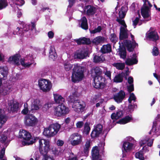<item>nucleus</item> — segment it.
<instances>
[{"label":"nucleus","instance_id":"1","mask_svg":"<svg viewBox=\"0 0 160 160\" xmlns=\"http://www.w3.org/2000/svg\"><path fill=\"white\" fill-rule=\"evenodd\" d=\"M128 10V8L126 6L122 7L121 10L119 12V15L120 18H117L116 21L121 25L120 28V32L119 38L120 40H122L128 38V36L131 35L132 42L130 41L126 40L124 42L125 45L127 47L133 48L135 47L138 46V44L136 43L134 40V36L128 30L127 28V25L125 23L123 18L126 15V12Z\"/></svg>","mask_w":160,"mask_h":160},{"label":"nucleus","instance_id":"2","mask_svg":"<svg viewBox=\"0 0 160 160\" xmlns=\"http://www.w3.org/2000/svg\"><path fill=\"white\" fill-rule=\"evenodd\" d=\"M19 135L20 137L23 138L22 141V144L24 145H29L32 144L37 141H38L39 148L44 145L43 144L48 143L49 141L47 139L40 138L39 137H36L32 138L31 134L25 130H20Z\"/></svg>","mask_w":160,"mask_h":160},{"label":"nucleus","instance_id":"3","mask_svg":"<svg viewBox=\"0 0 160 160\" xmlns=\"http://www.w3.org/2000/svg\"><path fill=\"white\" fill-rule=\"evenodd\" d=\"M102 73V71L99 67H96L92 70V75L95 77L93 85L96 88L102 89L104 87L105 84L103 82L105 78L101 76Z\"/></svg>","mask_w":160,"mask_h":160},{"label":"nucleus","instance_id":"4","mask_svg":"<svg viewBox=\"0 0 160 160\" xmlns=\"http://www.w3.org/2000/svg\"><path fill=\"white\" fill-rule=\"evenodd\" d=\"M84 68L79 65L74 64L72 73V80L74 82L82 80L84 77Z\"/></svg>","mask_w":160,"mask_h":160},{"label":"nucleus","instance_id":"5","mask_svg":"<svg viewBox=\"0 0 160 160\" xmlns=\"http://www.w3.org/2000/svg\"><path fill=\"white\" fill-rule=\"evenodd\" d=\"M61 128V125L57 123L51 124L44 129L43 134L48 138L52 137L58 133Z\"/></svg>","mask_w":160,"mask_h":160},{"label":"nucleus","instance_id":"6","mask_svg":"<svg viewBox=\"0 0 160 160\" xmlns=\"http://www.w3.org/2000/svg\"><path fill=\"white\" fill-rule=\"evenodd\" d=\"M69 108L63 104L58 105L54 109V114L57 117H61L68 114L69 112Z\"/></svg>","mask_w":160,"mask_h":160},{"label":"nucleus","instance_id":"7","mask_svg":"<svg viewBox=\"0 0 160 160\" xmlns=\"http://www.w3.org/2000/svg\"><path fill=\"white\" fill-rule=\"evenodd\" d=\"M35 24L34 22H32L30 25L25 24V23H23V28H17L16 30L14 31V34L19 35L22 36V33H24L23 31H28L30 29L32 30L36 31Z\"/></svg>","mask_w":160,"mask_h":160},{"label":"nucleus","instance_id":"8","mask_svg":"<svg viewBox=\"0 0 160 160\" xmlns=\"http://www.w3.org/2000/svg\"><path fill=\"white\" fill-rule=\"evenodd\" d=\"M82 141V137L80 134L76 132L70 136L68 141L72 146H76L81 144Z\"/></svg>","mask_w":160,"mask_h":160},{"label":"nucleus","instance_id":"9","mask_svg":"<svg viewBox=\"0 0 160 160\" xmlns=\"http://www.w3.org/2000/svg\"><path fill=\"white\" fill-rule=\"evenodd\" d=\"M38 84L40 89L45 92H49L52 87V83L49 80L44 79L39 80Z\"/></svg>","mask_w":160,"mask_h":160},{"label":"nucleus","instance_id":"10","mask_svg":"<svg viewBox=\"0 0 160 160\" xmlns=\"http://www.w3.org/2000/svg\"><path fill=\"white\" fill-rule=\"evenodd\" d=\"M86 103L82 101L77 100L74 102L72 105L73 110L76 112L80 113L83 112L86 108Z\"/></svg>","mask_w":160,"mask_h":160},{"label":"nucleus","instance_id":"11","mask_svg":"<svg viewBox=\"0 0 160 160\" xmlns=\"http://www.w3.org/2000/svg\"><path fill=\"white\" fill-rule=\"evenodd\" d=\"M24 121L26 126H33L37 124L38 120L32 114H29L25 117Z\"/></svg>","mask_w":160,"mask_h":160},{"label":"nucleus","instance_id":"12","mask_svg":"<svg viewBox=\"0 0 160 160\" xmlns=\"http://www.w3.org/2000/svg\"><path fill=\"white\" fill-rule=\"evenodd\" d=\"M42 107V104L40 100L38 98L33 99L32 100L30 105V111L33 112L34 111L39 110Z\"/></svg>","mask_w":160,"mask_h":160},{"label":"nucleus","instance_id":"13","mask_svg":"<svg viewBox=\"0 0 160 160\" xmlns=\"http://www.w3.org/2000/svg\"><path fill=\"white\" fill-rule=\"evenodd\" d=\"M141 11L142 16L146 21H148L151 20V12L150 8L142 6Z\"/></svg>","mask_w":160,"mask_h":160},{"label":"nucleus","instance_id":"14","mask_svg":"<svg viewBox=\"0 0 160 160\" xmlns=\"http://www.w3.org/2000/svg\"><path fill=\"white\" fill-rule=\"evenodd\" d=\"M34 62L32 58L29 56L20 60L21 64L25 68H29L33 64Z\"/></svg>","mask_w":160,"mask_h":160},{"label":"nucleus","instance_id":"15","mask_svg":"<svg viewBox=\"0 0 160 160\" xmlns=\"http://www.w3.org/2000/svg\"><path fill=\"white\" fill-rule=\"evenodd\" d=\"M102 129V126L100 124H98L94 127L93 130L91 134L92 138H96L99 136L101 133Z\"/></svg>","mask_w":160,"mask_h":160},{"label":"nucleus","instance_id":"16","mask_svg":"<svg viewBox=\"0 0 160 160\" xmlns=\"http://www.w3.org/2000/svg\"><path fill=\"white\" fill-rule=\"evenodd\" d=\"M133 143H130L128 142H124L122 148V152L123 155L125 154L126 152L131 150L133 149Z\"/></svg>","mask_w":160,"mask_h":160},{"label":"nucleus","instance_id":"17","mask_svg":"<svg viewBox=\"0 0 160 160\" xmlns=\"http://www.w3.org/2000/svg\"><path fill=\"white\" fill-rule=\"evenodd\" d=\"M8 110L14 112L18 110L19 108V103L13 100L9 101L8 102Z\"/></svg>","mask_w":160,"mask_h":160},{"label":"nucleus","instance_id":"18","mask_svg":"<svg viewBox=\"0 0 160 160\" xmlns=\"http://www.w3.org/2000/svg\"><path fill=\"white\" fill-rule=\"evenodd\" d=\"M125 93L123 91L121 90L119 92L114 95V99L117 103L121 102L125 97Z\"/></svg>","mask_w":160,"mask_h":160},{"label":"nucleus","instance_id":"19","mask_svg":"<svg viewBox=\"0 0 160 160\" xmlns=\"http://www.w3.org/2000/svg\"><path fill=\"white\" fill-rule=\"evenodd\" d=\"M137 57L136 54H133L132 56L127 59L125 61L126 64L129 65H132L137 64L138 62Z\"/></svg>","mask_w":160,"mask_h":160},{"label":"nucleus","instance_id":"20","mask_svg":"<svg viewBox=\"0 0 160 160\" xmlns=\"http://www.w3.org/2000/svg\"><path fill=\"white\" fill-rule=\"evenodd\" d=\"M50 142L48 143L43 144L44 145L39 148L41 153L43 155H46L50 150Z\"/></svg>","mask_w":160,"mask_h":160},{"label":"nucleus","instance_id":"21","mask_svg":"<svg viewBox=\"0 0 160 160\" xmlns=\"http://www.w3.org/2000/svg\"><path fill=\"white\" fill-rule=\"evenodd\" d=\"M88 55L87 52L84 50L78 51L74 54V58L78 59H83Z\"/></svg>","mask_w":160,"mask_h":160},{"label":"nucleus","instance_id":"22","mask_svg":"<svg viewBox=\"0 0 160 160\" xmlns=\"http://www.w3.org/2000/svg\"><path fill=\"white\" fill-rule=\"evenodd\" d=\"M53 98L55 102L57 103L62 104L65 101V99L60 95L57 93H53Z\"/></svg>","mask_w":160,"mask_h":160},{"label":"nucleus","instance_id":"23","mask_svg":"<svg viewBox=\"0 0 160 160\" xmlns=\"http://www.w3.org/2000/svg\"><path fill=\"white\" fill-rule=\"evenodd\" d=\"M107 40L106 38L101 36H98L92 40V43L96 45L100 44L104 42Z\"/></svg>","mask_w":160,"mask_h":160},{"label":"nucleus","instance_id":"24","mask_svg":"<svg viewBox=\"0 0 160 160\" xmlns=\"http://www.w3.org/2000/svg\"><path fill=\"white\" fill-rule=\"evenodd\" d=\"M78 90L76 88L72 89V94L69 96V98L71 102H74L75 97H78L79 95Z\"/></svg>","mask_w":160,"mask_h":160},{"label":"nucleus","instance_id":"25","mask_svg":"<svg viewBox=\"0 0 160 160\" xmlns=\"http://www.w3.org/2000/svg\"><path fill=\"white\" fill-rule=\"evenodd\" d=\"M91 148V141L90 140H87L83 147V152L84 155L88 156L89 150Z\"/></svg>","mask_w":160,"mask_h":160},{"label":"nucleus","instance_id":"26","mask_svg":"<svg viewBox=\"0 0 160 160\" xmlns=\"http://www.w3.org/2000/svg\"><path fill=\"white\" fill-rule=\"evenodd\" d=\"M0 86L2 84V80L6 79L8 72L5 69L4 67H0Z\"/></svg>","mask_w":160,"mask_h":160},{"label":"nucleus","instance_id":"27","mask_svg":"<svg viewBox=\"0 0 160 160\" xmlns=\"http://www.w3.org/2000/svg\"><path fill=\"white\" fill-rule=\"evenodd\" d=\"M147 37L150 40L156 41L158 39L159 37L157 32L155 31H152L149 32L147 34Z\"/></svg>","mask_w":160,"mask_h":160},{"label":"nucleus","instance_id":"28","mask_svg":"<svg viewBox=\"0 0 160 160\" xmlns=\"http://www.w3.org/2000/svg\"><path fill=\"white\" fill-rule=\"evenodd\" d=\"M98 148L97 146L94 147L92 150V160H97L99 158Z\"/></svg>","mask_w":160,"mask_h":160},{"label":"nucleus","instance_id":"29","mask_svg":"<svg viewBox=\"0 0 160 160\" xmlns=\"http://www.w3.org/2000/svg\"><path fill=\"white\" fill-rule=\"evenodd\" d=\"M49 54V58L50 59H52L54 61L57 59V55L54 46H50Z\"/></svg>","mask_w":160,"mask_h":160},{"label":"nucleus","instance_id":"30","mask_svg":"<svg viewBox=\"0 0 160 160\" xmlns=\"http://www.w3.org/2000/svg\"><path fill=\"white\" fill-rule=\"evenodd\" d=\"M153 139H150L148 138L147 137L145 139L141 140L139 142V144L141 146H142L147 143V145L151 147L153 144Z\"/></svg>","mask_w":160,"mask_h":160},{"label":"nucleus","instance_id":"31","mask_svg":"<svg viewBox=\"0 0 160 160\" xmlns=\"http://www.w3.org/2000/svg\"><path fill=\"white\" fill-rule=\"evenodd\" d=\"M7 120L6 116L3 114V111L0 109V128H2L3 125Z\"/></svg>","mask_w":160,"mask_h":160},{"label":"nucleus","instance_id":"32","mask_svg":"<svg viewBox=\"0 0 160 160\" xmlns=\"http://www.w3.org/2000/svg\"><path fill=\"white\" fill-rule=\"evenodd\" d=\"M101 51L103 53H108L111 51V46L109 44L104 45L102 46Z\"/></svg>","mask_w":160,"mask_h":160},{"label":"nucleus","instance_id":"33","mask_svg":"<svg viewBox=\"0 0 160 160\" xmlns=\"http://www.w3.org/2000/svg\"><path fill=\"white\" fill-rule=\"evenodd\" d=\"M79 22L80 23H81V27L82 28L85 30L88 29V26L87 19L85 17L82 18Z\"/></svg>","mask_w":160,"mask_h":160},{"label":"nucleus","instance_id":"34","mask_svg":"<svg viewBox=\"0 0 160 160\" xmlns=\"http://www.w3.org/2000/svg\"><path fill=\"white\" fill-rule=\"evenodd\" d=\"M85 9H87V14L88 15H93L95 13L96 11V8L90 5L87 6Z\"/></svg>","mask_w":160,"mask_h":160},{"label":"nucleus","instance_id":"35","mask_svg":"<svg viewBox=\"0 0 160 160\" xmlns=\"http://www.w3.org/2000/svg\"><path fill=\"white\" fill-rule=\"evenodd\" d=\"M74 41L77 42L78 44H88L89 43L90 40L89 39L86 38H80L78 39H76Z\"/></svg>","mask_w":160,"mask_h":160},{"label":"nucleus","instance_id":"36","mask_svg":"<svg viewBox=\"0 0 160 160\" xmlns=\"http://www.w3.org/2000/svg\"><path fill=\"white\" fill-rule=\"evenodd\" d=\"M105 60V58L102 54L95 55L93 58V61L96 63H101Z\"/></svg>","mask_w":160,"mask_h":160},{"label":"nucleus","instance_id":"37","mask_svg":"<svg viewBox=\"0 0 160 160\" xmlns=\"http://www.w3.org/2000/svg\"><path fill=\"white\" fill-rule=\"evenodd\" d=\"M20 57L19 55L17 54L15 56L10 57L9 60L10 61H12L17 65H20L19 62Z\"/></svg>","mask_w":160,"mask_h":160},{"label":"nucleus","instance_id":"38","mask_svg":"<svg viewBox=\"0 0 160 160\" xmlns=\"http://www.w3.org/2000/svg\"><path fill=\"white\" fill-rule=\"evenodd\" d=\"M63 65L64 69L66 71H69L72 68L73 65L70 63L68 61L66 60L63 62Z\"/></svg>","mask_w":160,"mask_h":160},{"label":"nucleus","instance_id":"39","mask_svg":"<svg viewBox=\"0 0 160 160\" xmlns=\"http://www.w3.org/2000/svg\"><path fill=\"white\" fill-rule=\"evenodd\" d=\"M141 16L139 14L138 17H136L135 19H132V25L134 28H136V25L138 24L139 25H141L142 23V21L140 20Z\"/></svg>","mask_w":160,"mask_h":160},{"label":"nucleus","instance_id":"40","mask_svg":"<svg viewBox=\"0 0 160 160\" xmlns=\"http://www.w3.org/2000/svg\"><path fill=\"white\" fill-rule=\"evenodd\" d=\"M132 120V118L131 117L127 116L120 120L119 121V123L121 124H125L130 122Z\"/></svg>","mask_w":160,"mask_h":160},{"label":"nucleus","instance_id":"41","mask_svg":"<svg viewBox=\"0 0 160 160\" xmlns=\"http://www.w3.org/2000/svg\"><path fill=\"white\" fill-rule=\"evenodd\" d=\"M113 66L115 67L117 69L122 70L125 68V64L123 63L115 62L113 64Z\"/></svg>","mask_w":160,"mask_h":160},{"label":"nucleus","instance_id":"42","mask_svg":"<svg viewBox=\"0 0 160 160\" xmlns=\"http://www.w3.org/2000/svg\"><path fill=\"white\" fill-rule=\"evenodd\" d=\"M122 115V112L121 111L117 112L116 113H113L111 115L112 119H117L121 118Z\"/></svg>","mask_w":160,"mask_h":160},{"label":"nucleus","instance_id":"43","mask_svg":"<svg viewBox=\"0 0 160 160\" xmlns=\"http://www.w3.org/2000/svg\"><path fill=\"white\" fill-rule=\"evenodd\" d=\"M144 147H143L142 149L139 152L136 153L135 157L136 158H138L140 160H144V158L143 157V153L142 150L144 149Z\"/></svg>","mask_w":160,"mask_h":160},{"label":"nucleus","instance_id":"44","mask_svg":"<svg viewBox=\"0 0 160 160\" xmlns=\"http://www.w3.org/2000/svg\"><path fill=\"white\" fill-rule=\"evenodd\" d=\"M109 39L111 42L115 43L117 41L118 38L115 33L111 34L109 37Z\"/></svg>","mask_w":160,"mask_h":160},{"label":"nucleus","instance_id":"45","mask_svg":"<svg viewBox=\"0 0 160 160\" xmlns=\"http://www.w3.org/2000/svg\"><path fill=\"white\" fill-rule=\"evenodd\" d=\"M123 77L122 75L119 74L116 76L114 79V82H122L123 80Z\"/></svg>","mask_w":160,"mask_h":160},{"label":"nucleus","instance_id":"46","mask_svg":"<svg viewBox=\"0 0 160 160\" xmlns=\"http://www.w3.org/2000/svg\"><path fill=\"white\" fill-rule=\"evenodd\" d=\"M90 130V128L88 123H85L84 126L83 133L86 135H87L89 133Z\"/></svg>","mask_w":160,"mask_h":160},{"label":"nucleus","instance_id":"47","mask_svg":"<svg viewBox=\"0 0 160 160\" xmlns=\"http://www.w3.org/2000/svg\"><path fill=\"white\" fill-rule=\"evenodd\" d=\"M136 98L133 93H131L128 99L129 103H130L133 101V102H136Z\"/></svg>","mask_w":160,"mask_h":160},{"label":"nucleus","instance_id":"48","mask_svg":"<svg viewBox=\"0 0 160 160\" xmlns=\"http://www.w3.org/2000/svg\"><path fill=\"white\" fill-rule=\"evenodd\" d=\"M8 5L7 1L5 0H0V10L6 8Z\"/></svg>","mask_w":160,"mask_h":160},{"label":"nucleus","instance_id":"49","mask_svg":"<svg viewBox=\"0 0 160 160\" xmlns=\"http://www.w3.org/2000/svg\"><path fill=\"white\" fill-rule=\"evenodd\" d=\"M7 132H4L3 134L0 136V141L2 143L4 142L7 138Z\"/></svg>","mask_w":160,"mask_h":160},{"label":"nucleus","instance_id":"50","mask_svg":"<svg viewBox=\"0 0 160 160\" xmlns=\"http://www.w3.org/2000/svg\"><path fill=\"white\" fill-rule=\"evenodd\" d=\"M102 29L101 26H98L97 28H95L94 30L90 31V32L92 34H95L98 32H99Z\"/></svg>","mask_w":160,"mask_h":160},{"label":"nucleus","instance_id":"51","mask_svg":"<svg viewBox=\"0 0 160 160\" xmlns=\"http://www.w3.org/2000/svg\"><path fill=\"white\" fill-rule=\"evenodd\" d=\"M119 54H120L121 58L123 59H125L126 58V52L125 49H121L119 52Z\"/></svg>","mask_w":160,"mask_h":160},{"label":"nucleus","instance_id":"52","mask_svg":"<svg viewBox=\"0 0 160 160\" xmlns=\"http://www.w3.org/2000/svg\"><path fill=\"white\" fill-rule=\"evenodd\" d=\"M137 107V105L136 103H133L132 104V102L129 103L128 106V109L130 111H133L135 108Z\"/></svg>","mask_w":160,"mask_h":160},{"label":"nucleus","instance_id":"53","mask_svg":"<svg viewBox=\"0 0 160 160\" xmlns=\"http://www.w3.org/2000/svg\"><path fill=\"white\" fill-rule=\"evenodd\" d=\"M28 104L26 103L24 104V108L22 111V113L23 114H26L28 112Z\"/></svg>","mask_w":160,"mask_h":160},{"label":"nucleus","instance_id":"54","mask_svg":"<svg viewBox=\"0 0 160 160\" xmlns=\"http://www.w3.org/2000/svg\"><path fill=\"white\" fill-rule=\"evenodd\" d=\"M152 53L153 56H157L159 53V52L158 48L156 47H154L152 50Z\"/></svg>","mask_w":160,"mask_h":160},{"label":"nucleus","instance_id":"55","mask_svg":"<svg viewBox=\"0 0 160 160\" xmlns=\"http://www.w3.org/2000/svg\"><path fill=\"white\" fill-rule=\"evenodd\" d=\"M142 6H145V7L150 8L151 9L152 6V5L151 4L148 0H147L144 2Z\"/></svg>","mask_w":160,"mask_h":160},{"label":"nucleus","instance_id":"56","mask_svg":"<svg viewBox=\"0 0 160 160\" xmlns=\"http://www.w3.org/2000/svg\"><path fill=\"white\" fill-rule=\"evenodd\" d=\"M0 93H2L4 95H5L8 93V88H2V90L0 91Z\"/></svg>","mask_w":160,"mask_h":160},{"label":"nucleus","instance_id":"57","mask_svg":"<svg viewBox=\"0 0 160 160\" xmlns=\"http://www.w3.org/2000/svg\"><path fill=\"white\" fill-rule=\"evenodd\" d=\"M126 140L127 141V142H130V143H133V145L136 142L133 138L130 136L127 137L126 138Z\"/></svg>","mask_w":160,"mask_h":160},{"label":"nucleus","instance_id":"58","mask_svg":"<svg viewBox=\"0 0 160 160\" xmlns=\"http://www.w3.org/2000/svg\"><path fill=\"white\" fill-rule=\"evenodd\" d=\"M42 160H54V159L52 157L47 155L44 156Z\"/></svg>","mask_w":160,"mask_h":160},{"label":"nucleus","instance_id":"59","mask_svg":"<svg viewBox=\"0 0 160 160\" xmlns=\"http://www.w3.org/2000/svg\"><path fill=\"white\" fill-rule=\"evenodd\" d=\"M76 0H69V4L68 6V9L69 8H71L74 3L75 2Z\"/></svg>","mask_w":160,"mask_h":160},{"label":"nucleus","instance_id":"60","mask_svg":"<svg viewBox=\"0 0 160 160\" xmlns=\"http://www.w3.org/2000/svg\"><path fill=\"white\" fill-rule=\"evenodd\" d=\"M64 143V142L63 140L59 139L57 142V145L58 146H62Z\"/></svg>","mask_w":160,"mask_h":160},{"label":"nucleus","instance_id":"61","mask_svg":"<svg viewBox=\"0 0 160 160\" xmlns=\"http://www.w3.org/2000/svg\"><path fill=\"white\" fill-rule=\"evenodd\" d=\"M76 125L77 128H81L83 125V122L82 121H79L77 123Z\"/></svg>","mask_w":160,"mask_h":160},{"label":"nucleus","instance_id":"62","mask_svg":"<svg viewBox=\"0 0 160 160\" xmlns=\"http://www.w3.org/2000/svg\"><path fill=\"white\" fill-rule=\"evenodd\" d=\"M128 91L129 92H131L134 90V86L133 84H132L128 87Z\"/></svg>","mask_w":160,"mask_h":160},{"label":"nucleus","instance_id":"63","mask_svg":"<svg viewBox=\"0 0 160 160\" xmlns=\"http://www.w3.org/2000/svg\"><path fill=\"white\" fill-rule=\"evenodd\" d=\"M128 82L129 84H133V80L132 77H129L128 79Z\"/></svg>","mask_w":160,"mask_h":160},{"label":"nucleus","instance_id":"64","mask_svg":"<svg viewBox=\"0 0 160 160\" xmlns=\"http://www.w3.org/2000/svg\"><path fill=\"white\" fill-rule=\"evenodd\" d=\"M5 148H3L2 149V151L0 152V158H2L3 157L4 155L5 154Z\"/></svg>","mask_w":160,"mask_h":160}]
</instances>
